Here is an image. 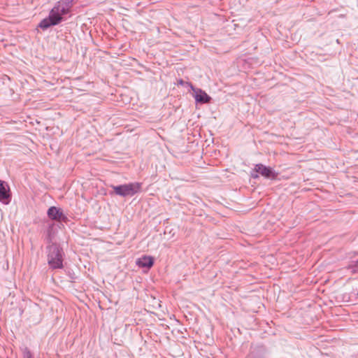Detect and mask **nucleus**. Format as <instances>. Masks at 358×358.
<instances>
[{
  "instance_id": "nucleus-1",
  "label": "nucleus",
  "mask_w": 358,
  "mask_h": 358,
  "mask_svg": "<svg viewBox=\"0 0 358 358\" xmlns=\"http://www.w3.org/2000/svg\"><path fill=\"white\" fill-rule=\"evenodd\" d=\"M71 8L70 2L64 0L58 1L51 10L49 16L40 22L39 27L46 29L50 26L58 24L62 20V15L67 14Z\"/></svg>"
},
{
  "instance_id": "nucleus-2",
  "label": "nucleus",
  "mask_w": 358,
  "mask_h": 358,
  "mask_svg": "<svg viewBox=\"0 0 358 358\" xmlns=\"http://www.w3.org/2000/svg\"><path fill=\"white\" fill-rule=\"evenodd\" d=\"M64 252L57 245L52 244L48 247V263L52 269L63 268Z\"/></svg>"
},
{
  "instance_id": "nucleus-3",
  "label": "nucleus",
  "mask_w": 358,
  "mask_h": 358,
  "mask_svg": "<svg viewBox=\"0 0 358 358\" xmlns=\"http://www.w3.org/2000/svg\"><path fill=\"white\" fill-rule=\"evenodd\" d=\"M115 193L122 196H133L137 193L141 189V185L138 182L128 183L122 185H112Z\"/></svg>"
},
{
  "instance_id": "nucleus-4",
  "label": "nucleus",
  "mask_w": 358,
  "mask_h": 358,
  "mask_svg": "<svg viewBox=\"0 0 358 358\" xmlns=\"http://www.w3.org/2000/svg\"><path fill=\"white\" fill-rule=\"evenodd\" d=\"M9 187L3 180H0V201L3 203H8L10 198Z\"/></svg>"
},
{
  "instance_id": "nucleus-5",
  "label": "nucleus",
  "mask_w": 358,
  "mask_h": 358,
  "mask_svg": "<svg viewBox=\"0 0 358 358\" xmlns=\"http://www.w3.org/2000/svg\"><path fill=\"white\" fill-rule=\"evenodd\" d=\"M194 92V98L196 101L201 103H208L210 101V97L201 89H195L191 87Z\"/></svg>"
},
{
  "instance_id": "nucleus-6",
  "label": "nucleus",
  "mask_w": 358,
  "mask_h": 358,
  "mask_svg": "<svg viewBox=\"0 0 358 358\" xmlns=\"http://www.w3.org/2000/svg\"><path fill=\"white\" fill-rule=\"evenodd\" d=\"M255 170L266 178H274L275 177V175L273 173L271 168L266 167L262 164H257Z\"/></svg>"
},
{
  "instance_id": "nucleus-7",
  "label": "nucleus",
  "mask_w": 358,
  "mask_h": 358,
  "mask_svg": "<svg viewBox=\"0 0 358 358\" xmlns=\"http://www.w3.org/2000/svg\"><path fill=\"white\" fill-rule=\"evenodd\" d=\"M154 259L150 256H143L136 261V264L141 268H150L152 266Z\"/></svg>"
},
{
  "instance_id": "nucleus-8",
  "label": "nucleus",
  "mask_w": 358,
  "mask_h": 358,
  "mask_svg": "<svg viewBox=\"0 0 358 358\" xmlns=\"http://www.w3.org/2000/svg\"><path fill=\"white\" fill-rule=\"evenodd\" d=\"M48 215L52 220H60L63 213L59 208L52 206L48 210Z\"/></svg>"
},
{
  "instance_id": "nucleus-9",
  "label": "nucleus",
  "mask_w": 358,
  "mask_h": 358,
  "mask_svg": "<svg viewBox=\"0 0 358 358\" xmlns=\"http://www.w3.org/2000/svg\"><path fill=\"white\" fill-rule=\"evenodd\" d=\"M22 358H34L32 353L27 348L22 349Z\"/></svg>"
},
{
  "instance_id": "nucleus-10",
  "label": "nucleus",
  "mask_w": 358,
  "mask_h": 358,
  "mask_svg": "<svg viewBox=\"0 0 358 358\" xmlns=\"http://www.w3.org/2000/svg\"><path fill=\"white\" fill-rule=\"evenodd\" d=\"M355 296L356 298H358V292H355Z\"/></svg>"
},
{
  "instance_id": "nucleus-11",
  "label": "nucleus",
  "mask_w": 358,
  "mask_h": 358,
  "mask_svg": "<svg viewBox=\"0 0 358 358\" xmlns=\"http://www.w3.org/2000/svg\"><path fill=\"white\" fill-rule=\"evenodd\" d=\"M357 266H358V261H357Z\"/></svg>"
}]
</instances>
